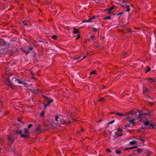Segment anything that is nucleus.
<instances>
[{"label":"nucleus","instance_id":"obj_1","mask_svg":"<svg viewBox=\"0 0 156 156\" xmlns=\"http://www.w3.org/2000/svg\"><path fill=\"white\" fill-rule=\"evenodd\" d=\"M18 76H16L14 78H13L12 79V81L13 82V83H16L17 82L19 84H23L25 86H26V85H27V84L25 83L24 81H21L19 80L17 78H18Z\"/></svg>","mask_w":156,"mask_h":156},{"label":"nucleus","instance_id":"obj_2","mask_svg":"<svg viewBox=\"0 0 156 156\" xmlns=\"http://www.w3.org/2000/svg\"><path fill=\"white\" fill-rule=\"evenodd\" d=\"M24 134L21 135V137L22 138L28 137L30 133L29 132H28V129L27 128H25L24 129Z\"/></svg>","mask_w":156,"mask_h":156},{"label":"nucleus","instance_id":"obj_3","mask_svg":"<svg viewBox=\"0 0 156 156\" xmlns=\"http://www.w3.org/2000/svg\"><path fill=\"white\" fill-rule=\"evenodd\" d=\"M139 115V116L136 117V118L137 119H140L141 118H144L145 116L147 115H150L149 114H142L141 113V112L138 110V111L137 112Z\"/></svg>","mask_w":156,"mask_h":156},{"label":"nucleus","instance_id":"obj_4","mask_svg":"<svg viewBox=\"0 0 156 156\" xmlns=\"http://www.w3.org/2000/svg\"><path fill=\"white\" fill-rule=\"evenodd\" d=\"M33 48L32 47H28V49L27 50L24 49H22V51L24 52L26 55H28L29 54L31 51L32 50Z\"/></svg>","mask_w":156,"mask_h":156},{"label":"nucleus","instance_id":"obj_5","mask_svg":"<svg viewBox=\"0 0 156 156\" xmlns=\"http://www.w3.org/2000/svg\"><path fill=\"white\" fill-rule=\"evenodd\" d=\"M120 5L122 6L127 8L126 9V12H129L130 10V8H129V6L126 5H123L122 4H120Z\"/></svg>","mask_w":156,"mask_h":156},{"label":"nucleus","instance_id":"obj_6","mask_svg":"<svg viewBox=\"0 0 156 156\" xmlns=\"http://www.w3.org/2000/svg\"><path fill=\"white\" fill-rule=\"evenodd\" d=\"M53 100L52 99H51L48 102L47 104H44V108H46L47 106H49L50 105L51 103L52 102Z\"/></svg>","mask_w":156,"mask_h":156},{"label":"nucleus","instance_id":"obj_7","mask_svg":"<svg viewBox=\"0 0 156 156\" xmlns=\"http://www.w3.org/2000/svg\"><path fill=\"white\" fill-rule=\"evenodd\" d=\"M138 111V110H137L136 111H135L133 110H131L130 112H129V115H135L137 113Z\"/></svg>","mask_w":156,"mask_h":156},{"label":"nucleus","instance_id":"obj_8","mask_svg":"<svg viewBox=\"0 0 156 156\" xmlns=\"http://www.w3.org/2000/svg\"><path fill=\"white\" fill-rule=\"evenodd\" d=\"M9 142L11 144H12L14 141V138L9 136L8 137Z\"/></svg>","mask_w":156,"mask_h":156},{"label":"nucleus","instance_id":"obj_9","mask_svg":"<svg viewBox=\"0 0 156 156\" xmlns=\"http://www.w3.org/2000/svg\"><path fill=\"white\" fill-rule=\"evenodd\" d=\"M5 43V41L1 38H0V47L4 46Z\"/></svg>","mask_w":156,"mask_h":156},{"label":"nucleus","instance_id":"obj_10","mask_svg":"<svg viewBox=\"0 0 156 156\" xmlns=\"http://www.w3.org/2000/svg\"><path fill=\"white\" fill-rule=\"evenodd\" d=\"M115 7V5H113L111 7L109 8L108 9V11L107 12V13L108 14H110L111 13V11Z\"/></svg>","mask_w":156,"mask_h":156},{"label":"nucleus","instance_id":"obj_11","mask_svg":"<svg viewBox=\"0 0 156 156\" xmlns=\"http://www.w3.org/2000/svg\"><path fill=\"white\" fill-rule=\"evenodd\" d=\"M135 120L134 119H131V120L129 121V122L133 124V126L135 125L136 123L134 122Z\"/></svg>","mask_w":156,"mask_h":156},{"label":"nucleus","instance_id":"obj_12","mask_svg":"<svg viewBox=\"0 0 156 156\" xmlns=\"http://www.w3.org/2000/svg\"><path fill=\"white\" fill-rule=\"evenodd\" d=\"M22 131L21 130H20L18 129L16 130V133L17 134H20L21 136V135L23 134L22 133Z\"/></svg>","mask_w":156,"mask_h":156},{"label":"nucleus","instance_id":"obj_13","mask_svg":"<svg viewBox=\"0 0 156 156\" xmlns=\"http://www.w3.org/2000/svg\"><path fill=\"white\" fill-rule=\"evenodd\" d=\"M145 153L147 154V156H150L151 154V152L148 150H146L145 151Z\"/></svg>","mask_w":156,"mask_h":156},{"label":"nucleus","instance_id":"obj_14","mask_svg":"<svg viewBox=\"0 0 156 156\" xmlns=\"http://www.w3.org/2000/svg\"><path fill=\"white\" fill-rule=\"evenodd\" d=\"M79 30L76 28H73V33L77 34L78 33Z\"/></svg>","mask_w":156,"mask_h":156},{"label":"nucleus","instance_id":"obj_15","mask_svg":"<svg viewBox=\"0 0 156 156\" xmlns=\"http://www.w3.org/2000/svg\"><path fill=\"white\" fill-rule=\"evenodd\" d=\"M137 147V146H133L130 147H128V148H126L125 149V150H128L132 149H133L134 148H136Z\"/></svg>","mask_w":156,"mask_h":156},{"label":"nucleus","instance_id":"obj_16","mask_svg":"<svg viewBox=\"0 0 156 156\" xmlns=\"http://www.w3.org/2000/svg\"><path fill=\"white\" fill-rule=\"evenodd\" d=\"M143 151L144 148H139L137 150V151L138 153H141Z\"/></svg>","mask_w":156,"mask_h":156},{"label":"nucleus","instance_id":"obj_17","mask_svg":"<svg viewBox=\"0 0 156 156\" xmlns=\"http://www.w3.org/2000/svg\"><path fill=\"white\" fill-rule=\"evenodd\" d=\"M137 142V141L136 140H133V141H131L130 142V143L129 144L131 145H134L135 144H136Z\"/></svg>","mask_w":156,"mask_h":156},{"label":"nucleus","instance_id":"obj_18","mask_svg":"<svg viewBox=\"0 0 156 156\" xmlns=\"http://www.w3.org/2000/svg\"><path fill=\"white\" fill-rule=\"evenodd\" d=\"M150 123L149 121H147L146 122H144V125L146 126H147L150 125Z\"/></svg>","mask_w":156,"mask_h":156},{"label":"nucleus","instance_id":"obj_19","mask_svg":"<svg viewBox=\"0 0 156 156\" xmlns=\"http://www.w3.org/2000/svg\"><path fill=\"white\" fill-rule=\"evenodd\" d=\"M114 137L115 138H118L119 137V134L117 133H115L114 135Z\"/></svg>","mask_w":156,"mask_h":156},{"label":"nucleus","instance_id":"obj_20","mask_svg":"<svg viewBox=\"0 0 156 156\" xmlns=\"http://www.w3.org/2000/svg\"><path fill=\"white\" fill-rule=\"evenodd\" d=\"M30 90L33 92H34L35 93H37V91H39L40 92H41V91L39 90L38 89L37 90H35L34 89H33V90Z\"/></svg>","mask_w":156,"mask_h":156},{"label":"nucleus","instance_id":"obj_21","mask_svg":"<svg viewBox=\"0 0 156 156\" xmlns=\"http://www.w3.org/2000/svg\"><path fill=\"white\" fill-rule=\"evenodd\" d=\"M96 74V71L94 70H93L92 72H91L90 73V75H92L95 74Z\"/></svg>","mask_w":156,"mask_h":156},{"label":"nucleus","instance_id":"obj_22","mask_svg":"<svg viewBox=\"0 0 156 156\" xmlns=\"http://www.w3.org/2000/svg\"><path fill=\"white\" fill-rule=\"evenodd\" d=\"M149 82H155V80H154V79H153L152 78H150V79H147Z\"/></svg>","mask_w":156,"mask_h":156},{"label":"nucleus","instance_id":"obj_23","mask_svg":"<svg viewBox=\"0 0 156 156\" xmlns=\"http://www.w3.org/2000/svg\"><path fill=\"white\" fill-rule=\"evenodd\" d=\"M57 36L56 35H53L51 36V37L55 40H56L57 39Z\"/></svg>","mask_w":156,"mask_h":156},{"label":"nucleus","instance_id":"obj_24","mask_svg":"<svg viewBox=\"0 0 156 156\" xmlns=\"http://www.w3.org/2000/svg\"><path fill=\"white\" fill-rule=\"evenodd\" d=\"M111 18V16H107L103 18V19L104 20H109Z\"/></svg>","mask_w":156,"mask_h":156},{"label":"nucleus","instance_id":"obj_25","mask_svg":"<svg viewBox=\"0 0 156 156\" xmlns=\"http://www.w3.org/2000/svg\"><path fill=\"white\" fill-rule=\"evenodd\" d=\"M150 125L152 126L153 128H154L156 127V125L152 123H150Z\"/></svg>","mask_w":156,"mask_h":156},{"label":"nucleus","instance_id":"obj_26","mask_svg":"<svg viewBox=\"0 0 156 156\" xmlns=\"http://www.w3.org/2000/svg\"><path fill=\"white\" fill-rule=\"evenodd\" d=\"M80 58H81V56H76V57L74 58V59L75 60H77L79 59Z\"/></svg>","mask_w":156,"mask_h":156},{"label":"nucleus","instance_id":"obj_27","mask_svg":"<svg viewBox=\"0 0 156 156\" xmlns=\"http://www.w3.org/2000/svg\"><path fill=\"white\" fill-rule=\"evenodd\" d=\"M9 45V43H7L5 41V43L4 45V46H5L6 47H8Z\"/></svg>","mask_w":156,"mask_h":156},{"label":"nucleus","instance_id":"obj_28","mask_svg":"<svg viewBox=\"0 0 156 156\" xmlns=\"http://www.w3.org/2000/svg\"><path fill=\"white\" fill-rule=\"evenodd\" d=\"M115 152L117 154H119L121 153L120 151L119 150H116Z\"/></svg>","mask_w":156,"mask_h":156},{"label":"nucleus","instance_id":"obj_29","mask_svg":"<svg viewBox=\"0 0 156 156\" xmlns=\"http://www.w3.org/2000/svg\"><path fill=\"white\" fill-rule=\"evenodd\" d=\"M115 122V120H113L111 121H110L108 123V124H111Z\"/></svg>","mask_w":156,"mask_h":156},{"label":"nucleus","instance_id":"obj_30","mask_svg":"<svg viewBox=\"0 0 156 156\" xmlns=\"http://www.w3.org/2000/svg\"><path fill=\"white\" fill-rule=\"evenodd\" d=\"M144 95V96L145 97V98H151L149 97V95L147 94H146Z\"/></svg>","mask_w":156,"mask_h":156},{"label":"nucleus","instance_id":"obj_31","mask_svg":"<svg viewBox=\"0 0 156 156\" xmlns=\"http://www.w3.org/2000/svg\"><path fill=\"white\" fill-rule=\"evenodd\" d=\"M115 114L117 115H119L120 116H122L123 115V114H121V113H117V112L115 113Z\"/></svg>","mask_w":156,"mask_h":156},{"label":"nucleus","instance_id":"obj_32","mask_svg":"<svg viewBox=\"0 0 156 156\" xmlns=\"http://www.w3.org/2000/svg\"><path fill=\"white\" fill-rule=\"evenodd\" d=\"M40 130V129L39 126L37 127L36 128V131H37L38 132H39V131Z\"/></svg>","mask_w":156,"mask_h":156},{"label":"nucleus","instance_id":"obj_33","mask_svg":"<svg viewBox=\"0 0 156 156\" xmlns=\"http://www.w3.org/2000/svg\"><path fill=\"white\" fill-rule=\"evenodd\" d=\"M105 100V98H101L99 100V101H100L102 102L103 101H104Z\"/></svg>","mask_w":156,"mask_h":156},{"label":"nucleus","instance_id":"obj_34","mask_svg":"<svg viewBox=\"0 0 156 156\" xmlns=\"http://www.w3.org/2000/svg\"><path fill=\"white\" fill-rule=\"evenodd\" d=\"M33 126V125L32 124H29L28 126V128L29 129L30 128Z\"/></svg>","mask_w":156,"mask_h":156},{"label":"nucleus","instance_id":"obj_35","mask_svg":"<svg viewBox=\"0 0 156 156\" xmlns=\"http://www.w3.org/2000/svg\"><path fill=\"white\" fill-rule=\"evenodd\" d=\"M93 22V21H91V20H90V18L88 20H86V22Z\"/></svg>","mask_w":156,"mask_h":156},{"label":"nucleus","instance_id":"obj_36","mask_svg":"<svg viewBox=\"0 0 156 156\" xmlns=\"http://www.w3.org/2000/svg\"><path fill=\"white\" fill-rule=\"evenodd\" d=\"M80 37V34H78L77 35V37L76 38V40H77Z\"/></svg>","mask_w":156,"mask_h":156},{"label":"nucleus","instance_id":"obj_37","mask_svg":"<svg viewBox=\"0 0 156 156\" xmlns=\"http://www.w3.org/2000/svg\"><path fill=\"white\" fill-rule=\"evenodd\" d=\"M150 70H151V68L150 67H148L146 71L145 72V73H147Z\"/></svg>","mask_w":156,"mask_h":156},{"label":"nucleus","instance_id":"obj_38","mask_svg":"<svg viewBox=\"0 0 156 156\" xmlns=\"http://www.w3.org/2000/svg\"><path fill=\"white\" fill-rule=\"evenodd\" d=\"M86 57H87L86 56H84L83 57L81 60H80L79 61H78V62H80L81 61H82L83 59L84 58H85Z\"/></svg>","mask_w":156,"mask_h":156},{"label":"nucleus","instance_id":"obj_39","mask_svg":"<svg viewBox=\"0 0 156 156\" xmlns=\"http://www.w3.org/2000/svg\"><path fill=\"white\" fill-rule=\"evenodd\" d=\"M44 114V112H42L41 113V115L42 117H43Z\"/></svg>","mask_w":156,"mask_h":156},{"label":"nucleus","instance_id":"obj_40","mask_svg":"<svg viewBox=\"0 0 156 156\" xmlns=\"http://www.w3.org/2000/svg\"><path fill=\"white\" fill-rule=\"evenodd\" d=\"M43 97L45 100H48V98L47 96H43Z\"/></svg>","mask_w":156,"mask_h":156},{"label":"nucleus","instance_id":"obj_41","mask_svg":"<svg viewBox=\"0 0 156 156\" xmlns=\"http://www.w3.org/2000/svg\"><path fill=\"white\" fill-rule=\"evenodd\" d=\"M130 124H128V125H126V126H125V129H127V128L129 127H130Z\"/></svg>","mask_w":156,"mask_h":156},{"label":"nucleus","instance_id":"obj_42","mask_svg":"<svg viewBox=\"0 0 156 156\" xmlns=\"http://www.w3.org/2000/svg\"><path fill=\"white\" fill-rule=\"evenodd\" d=\"M96 17V16H93V17H91V18H90V20H93V19H95Z\"/></svg>","mask_w":156,"mask_h":156},{"label":"nucleus","instance_id":"obj_43","mask_svg":"<svg viewBox=\"0 0 156 156\" xmlns=\"http://www.w3.org/2000/svg\"><path fill=\"white\" fill-rule=\"evenodd\" d=\"M117 130L118 131H120V132H122V130L121 129H119V128H118L117 129Z\"/></svg>","mask_w":156,"mask_h":156},{"label":"nucleus","instance_id":"obj_44","mask_svg":"<svg viewBox=\"0 0 156 156\" xmlns=\"http://www.w3.org/2000/svg\"><path fill=\"white\" fill-rule=\"evenodd\" d=\"M106 151H108L109 153H111L112 152V151L109 149H108L106 150Z\"/></svg>","mask_w":156,"mask_h":156},{"label":"nucleus","instance_id":"obj_45","mask_svg":"<svg viewBox=\"0 0 156 156\" xmlns=\"http://www.w3.org/2000/svg\"><path fill=\"white\" fill-rule=\"evenodd\" d=\"M95 36H93V35L91 36L90 37V38H91V39H92V40H93V39L94 38Z\"/></svg>","mask_w":156,"mask_h":156},{"label":"nucleus","instance_id":"obj_46","mask_svg":"<svg viewBox=\"0 0 156 156\" xmlns=\"http://www.w3.org/2000/svg\"><path fill=\"white\" fill-rule=\"evenodd\" d=\"M126 119H127V121L129 122V121L131 120V119H130V118L129 117H127V118Z\"/></svg>","mask_w":156,"mask_h":156},{"label":"nucleus","instance_id":"obj_47","mask_svg":"<svg viewBox=\"0 0 156 156\" xmlns=\"http://www.w3.org/2000/svg\"><path fill=\"white\" fill-rule=\"evenodd\" d=\"M93 30H94V31H96L98 30V29L97 28L94 27V28H93Z\"/></svg>","mask_w":156,"mask_h":156},{"label":"nucleus","instance_id":"obj_48","mask_svg":"<svg viewBox=\"0 0 156 156\" xmlns=\"http://www.w3.org/2000/svg\"><path fill=\"white\" fill-rule=\"evenodd\" d=\"M58 116H56L55 117V120L56 121H58Z\"/></svg>","mask_w":156,"mask_h":156},{"label":"nucleus","instance_id":"obj_49","mask_svg":"<svg viewBox=\"0 0 156 156\" xmlns=\"http://www.w3.org/2000/svg\"><path fill=\"white\" fill-rule=\"evenodd\" d=\"M143 94H146V90H143Z\"/></svg>","mask_w":156,"mask_h":156},{"label":"nucleus","instance_id":"obj_50","mask_svg":"<svg viewBox=\"0 0 156 156\" xmlns=\"http://www.w3.org/2000/svg\"><path fill=\"white\" fill-rule=\"evenodd\" d=\"M145 89H146V90L148 92H149L150 90L148 89V88H146Z\"/></svg>","mask_w":156,"mask_h":156},{"label":"nucleus","instance_id":"obj_51","mask_svg":"<svg viewBox=\"0 0 156 156\" xmlns=\"http://www.w3.org/2000/svg\"><path fill=\"white\" fill-rule=\"evenodd\" d=\"M141 140L142 141V143L144 144L145 141V140L144 139H141Z\"/></svg>","mask_w":156,"mask_h":156},{"label":"nucleus","instance_id":"obj_52","mask_svg":"<svg viewBox=\"0 0 156 156\" xmlns=\"http://www.w3.org/2000/svg\"><path fill=\"white\" fill-rule=\"evenodd\" d=\"M123 14V12H120V13H119L118 14V15H117V16H118V15H122V14Z\"/></svg>","mask_w":156,"mask_h":156},{"label":"nucleus","instance_id":"obj_53","mask_svg":"<svg viewBox=\"0 0 156 156\" xmlns=\"http://www.w3.org/2000/svg\"><path fill=\"white\" fill-rule=\"evenodd\" d=\"M18 122H21L22 123V122L21 121V120L20 119H18Z\"/></svg>","mask_w":156,"mask_h":156},{"label":"nucleus","instance_id":"obj_54","mask_svg":"<svg viewBox=\"0 0 156 156\" xmlns=\"http://www.w3.org/2000/svg\"><path fill=\"white\" fill-rule=\"evenodd\" d=\"M23 24L25 25V26H28V25L27 24V23H25V22H24L23 23Z\"/></svg>","mask_w":156,"mask_h":156},{"label":"nucleus","instance_id":"obj_55","mask_svg":"<svg viewBox=\"0 0 156 156\" xmlns=\"http://www.w3.org/2000/svg\"><path fill=\"white\" fill-rule=\"evenodd\" d=\"M140 129H145V127H140Z\"/></svg>","mask_w":156,"mask_h":156},{"label":"nucleus","instance_id":"obj_56","mask_svg":"<svg viewBox=\"0 0 156 156\" xmlns=\"http://www.w3.org/2000/svg\"><path fill=\"white\" fill-rule=\"evenodd\" d=\"M71 122V121H69L68 122V123H70Z\"/></svg>","mask_w":156,"mask_h":156},{"label":"nucleus","instance_id":"obj_57","mask_svg":"<svg viewBox=\"0 0 156 156\" xmlns=\"http://www.w3.org/2000/svg\"><path fill=\"white\" fill-rule=\"evenodd\" d=\"M122 134H119V137L121 136H122Z\"/></svg>","mask_w":156,"mask_h":156},{"label":"nucleus","instance_id":"obj_58","mask_svg":"<svg viewBox=\"0 0 156 156\" xmlns=\"http://www.w3.org/2000/svg\"><path fill=\"white\" fill-rule=\"evenodd\" d=\"M108 9H106V10H104V11H108Z\"/></svg>","mask_w":156,"mask_h":156},{"label":"nucleus","instance_id":"obj_59","mask_svg":"<svg viewBox=\"0 0 156 156\" xmlns=\"http://www.w3.org/2000/svg\"><path fill=\"white\" fill-rule=\"evenodd\" d=\"M74 121V120H73V119H72L70 121H71V122H73V121Z\"/></svg>","mask_w":156,"mask_h":156},{"label":"nucleus","instance_id":"obj_60","mask_svg":"<svg viewBox=\"0 0 156 156\" xmlns=\"http://www.w3.org/2000/svg\"><path fill=\"white\" fill-rule=\"evenodd\" d=\"M126 1L124 0L123 2V3H125Z\"/></svg>","mask_w":156,"mask_h":156},{"label":"nucleus","instance_id":"obj_61","mask_svg":"<svg viewBox=\"0 0 156 156\" xmlns=\"http://www.w3.org/2000/svg\"><path fill=\"white\" fill-rule=\"evenodd\" d=\"M83 22L84 23V22H86V20H84V21H83Z\"/></svg>","mask_w":156,"mask_h":156},{"label":"nucleus","instance_id":"obj_62","mask_svg":"<svg viewBox=\"0 0 156 156\" xmlns=\"http://www.w3.org/2000/svg\"><path fill=\"white\" fill-rule=\"evenodd\" d=\"M101 120H99V121H98V122H101Z\"/></svg>","mask_w":156,"mask_h":156},{"label":"nucleus","instance_id":"obj_63","mask_svg":"<svg viewBox=\"0 0 156 156\" xmlns=\"http://www.w3.org/2000/svg\"><path fill=\"white\" fill-rule=\"evenodd\" d=\"M83 131V129H81V131Z\"/></svg>","mask_w":156,"mask_h":156},{"label":"nucleus","instance_id":"obj_64","mask_svg":"<svg viewBox=\"0 0 156 156\" xmlns=\"http://www.w3.org/2000/svg\"><path fill=\"white\" fill-rule=\"evenodd\" d=\"M2 112V111L0 109V113H1Z\"/></svg>","mask_w":156,"mask_h":156}]
</instances>
